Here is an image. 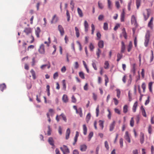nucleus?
I'll return each instance as SVG.
<instances>
[{
  "label": "nucleus",
  "mask_w": 154,
  "mask_h": 154,
  "mask_svg": "<svg viewBox=\"0 0 154 154\" xmlns=\"http://www.w3.org/2000/svg\"><path fill=\"white\" fill-rule=\"evenodd\" d=\"M72 102L73 103H75L76 102V100L74 95H72L71 97Z\"/></svg>",
  "instance_id": "nucleus-53"
},
{
  "label": "nucleus",
  "mask_w": 154,
  "mask_h": 154,
  "mask_svg": "<svg viewBox=\"0 0 154 154\" xmlns=\"http://www.w3.org/2000/svg\"><path fill=\"white\" fill-rule=\"evenodd\" d=\"M128 96L129 98V100L131 101L132 100L131 94L130 92V91H129L128 93Z\"/></svg>",
  "instance_id": "nucleus-55"
},
{
  "label": "nucleus",
  "mask_w": 154,
  "mask_h": 154,
  "mask_svg": "<svg viewBox=\"0 0 154 154\" xmlns=\"http://www.w3.org/2000/svg\"><path fill=\"white\" fill-rule=\"evenodd\" d=\"M125 12L124 9H123L122 11L121 14V22H124L125 21Z\"/></svg>",
  "instance_id": "nucleus-12"
},
{
  "label": "nucleus",
  "mask_w": 154,
  "mask_h": 154,
  "mask_svg": "<svg viewBox=\"0 0 154 154\" xmlns=\"http://www.w3.org/2000/svg\"><path fill=\"white\" fill-rule=\"evenodd\" d=\"M109 64L108 61H106L104 63V68L105 69H108L109 68Z\"/></svg>",
  "instance_id": "nucleus-35"
},
{
  "label": "nucleus",
  "mask_w": 154,
  "mask_h": 154,
  "mask_svg": "<svg viewBox=\"0 0 154 154\" xmlns=\"http://www.w3.org/2000/svg\"><path fill=\"white\" fill-rule=\"evenodd\" d=\"M6 88V85L5 83L0 85V89L2 91H3Z\"/></svg>",
  "instance_id": "nucleus-22"
},
{
  "label": "nucleus",
  "mask_w": 154,
  "mask_h": 154,
  "mask_svg": "<svg viewBox=\"0 0 154 154\" xmlns=\"http://www.w3.org/2000/svg\"><path fill=\"white\" fill-rule=\"evenodd\" d=\"M79 76L82 79H84L85 78L84 74L82 72H79Z\"/></svg>",
  "instance_id": "nucleus-42"
},
{
  "label": "nucleus",
  "mask_w": 154,
  "mask_h": 154,
  "mask_svg": "<svg viewBox=\"0 0 154 154\" xmlns=\"http://www.w3.org/2000/svg\"><path fill=\"white\" fill-rule=\"evenodd\" d=\"M104 76L105 77V85L107 86V83L109 82V79L106 75H105Z\"/></svg>",
  "instance_id": "nucleus-40"
},
{
  "label": "nucleus",
  "mask_w": 154,
  "mask_h": 154,
  "mask_svg": "<svg viewBox=\"0 0 154 154\" xmlns=\"http://www.w3.org/2000/svg\"><path fill=\"white\" fill-rule=\"evenodd\" d=\"M99 125L100 127H101L102 128H103V122L101 120H100L99 121Z\"/></svg>",
  "instance_id": "nucleus-62"
},
{
  "label": "nucleus",
  "mask_w": 154,
  "mask_h": 154,
  "mask_svg": "<svg viewBox=\"0 0 154 154\" xmlns=\"http://www.w3.org/2000/svg\"><path fill=\"white\" fill-rule=\"evenodd\" d=\"M104 18V16L103 15H100L98 17V20L100 21H101Z\"/></svg>",
  "instance_id": "nucleus-60"
},
{
  "label": "nucleus",
  "mask_w": 154,
  "mask_h": 154,
  "mask_svg": "<svg viewBox=\"0 0 154 154\" xmlns=\"http://www.w3.org/2000/svg\"><path fill=\"white\" fill-rule=\"evenodd\" d=\"M103 29L105 30H107L108 29V24L107 23H105L103 26Z\"/></svg>",
  "instance_id": "nucleus-38"
},
{
  "label": "nucleus",
  "mask_w": 154,
  "mask_h": 154,
  "mask_svg": "<svg viewBox=\"0 0 154 154\" xmlns=\"http://www.w3.org/2000/svg\"><path fill=\"white\" fill-rule=\"evenodd\" d=\"M77 12L79 17H82L83 16L82 12L81 10L79 8H77Z\"/></svg>",
  "instance_id": "nucleus-23"
},
{
  "label": "nucleus",
  "mask_w": 154,
  "mask_h": 154,
  "mask_svg": "<svg viewBox=\"0 0 154 154\" xmlns=\"http://www.w3.org/2000/svg\"><path fill=\"white\" fill-rule=\"evenodd\" d=\"M140 109L142 115L143 116H144V109L143 108V106H141Z\"/></svg>",
  "instance_id": "nucleus-54"
},
{
  "label": "nucleus",
  "mask_w": 154,
  "mask_h": 154,
  "mask_svg": "<svg viewBox=\"0 0 154 154\" xmlns=\"http://www.w3.org/2000/svg\"><path fill=\"white\" fill-rule=\"evenodd\" d=\"M116 91L117 92V96L119 98L120 97L121 91L119 89H117Z\"/></svg>",
  "instance_id": "nucleus-46"
},
{
  "label": "nucleus",
  "mask_w": 154,
  "mask_h": 154,
  "mask_svg": "<svg viewBox=\"0 0 154 154\" xmlns=\"http://www.w3.org/2000/svg\"><path fill=\"white\" fill-rule=\"evenodd\" d=\"M130 136L128 132V131H126L124 138L128 143H130L131 142Z\"/></svg>",
  "instance_id": "nucleus-2"
},
{
  "label": "nucleus",
  "mask_w": 154,
  "mask_h": 154,
  "mask_svg": "<svg viewBox=\"0 0 154 154\" xmlns=\"http://www.w3.org/2000/svg\"><path fill=\"white\" fill-rule=\"evenodd\" d=\"M116 122L115 121H113L112 123L110 125L109 130L110 131H112L114 128Z\"/></svg>",
  "instance_id": "nucleus-17"
},
{
  "label": "nucleus",
  "mask_w": 154,
  "mask_h": 154,
  "mask_svg": "<svg viewBox=\"0 0 154 154\" xmlns=\"http://www.w3.org/2000/svg\"><path fill=\"white\" fill-rule=\"evenodd\" d=\"M58 18L57 16L55 14L54 16L52 18V20L51 22V23H55L58 21Z\"/></svg>",
  "instance_id": "nucleus-13"
},
{
  "label": "nucleus",
  "mask_w": 154,
  "mask_h": 154,
  "mask_svg": "<svg viewBox=\"0 0 154 154\" xmlns=\"http://www.w3.org/2000/svg\"><path fill=\"white\" fill-rule=\"evenodd\" d=\"M60 116H61L62 118L63 119V120L66 122V116H65V115L63 113H62L60 115Z\"/></svg>",
  "instance_id": "nucleus-59"
},
{
  "label": "nucleus",
  "mask_w": 154,
  "mask_h": 154,
  "mask_svg": "<svg viewBox=\"0 0 154 154\" xmlns=\"http://www.w3.org/2000/svg\"><path fill=\"white\" fill-rule=\"evenodd\" d=\"M144 134L143 133L141 132L140 135V141L141 144L144 142Z\"/></svg>",
  "instance_id": "nucleus-8"
},
{
  "label": "nucleus",
  "mask_w": 154,
  "mask_h": 154,
  "mask_svg": "<svg viewBox=\"0 0 154 154\" xmlns=\"http://www.w3.org/2000/svg\"><path fill=\"white\" fill-rule=\"evenodd\" d=\"M83 134L85 135H86L87 132V128L85 125H84L83 126Z\"/></svg>",
  "instance_id": "nucleus-32"
},
{
  "label": "nucleus",
  "mask_w": 154,
  "mask_h": 154,
  "mask_svg": "<svg viewBox=\"0 0 154 154\" xmlns=\"http://www.w3.org/2000/svg\"><path fill=\"white\" fill-rule=\"evenodd\" d=\"M62 99L63 102L64 103H67L68 102V97L66 94H64L63 95Z\"/></svg>",
  "instance_id": "nucleus-14"
},
{
  "label": "nucleus",
  "mask_w": 154,
  "mask_h": 154,
  "mask_svg": "<svg viewBox=\"0 0 154 154\" xmlns=\"http://www.w3.org/2000/svg\"><path fill=\"white\" fill-rule=\"evenodd\" d=\"M134 118L132 117L131 118V119L130 121V125L131 127H133V126L134 125Z\"/></svg>",
  "instance_id": "nucleus-41"
},
{
  "label": "nucleus",
  "mask_w": 154,
  "mask_h": 154,
  "mask_svg": "<svg viewBox=\"0 0 154 154\" xmlns=\"http://www.w3.org/2000/svg\"><path fill=\"white\" fill-rule=\"evenodd\" d=\"M138 103L137 101L134 104L133 107V111L134 112H135L136 111V109Z\"/></svg>",
  "instance_id": "nucleus-24"
},
{
  "label": "nucleus",
  "mask_w": 154,
  "mask_h": 154,
  "mask_svg": "<svg viewBox=\"0 0 154 154\" xmlns=\"http://www.w3.org/2000/svg\"><path fill=\"white\" fill-rule=\"evenodd\" d=\"M152 82H150L149 84V91H150V92H152Z\"/></svg>",
  "instance_id": "nucleus-50"
},
{
  "label": "nucleus",
  "mask_w": 154,
  "mask_h": 154,
  "mask_svg": "<svg viewBox=\"0 0 154 154\" xmlns=\"http://www.w3.org/2000/svg\"><path fill=\"white\" fill-rule=\"evenodd\" d=\"M101 51L99 48L97 49V51L96 52V54L97 56V58H99L100 57V55L101 53Z\"/></svg>",
  "instance_id": "nucleus-26"
},
{
  "label": "nucleus",
  "mask_w": 154,
  "mask_h": 154,
  "mask_svg": "<svg viewBox=\"0 0 154 154\" xmlns=\"http://www.w3.org/2000/svg\"><path fill=\"white\" fill-rule=\"evenodd\" d=\"M48 142L51 145L54 146V141L52 138L49 137L48 140Z\"/></svg>",
  "instance_id": "nucleus-25"
},
{
  "label": "nucleus",
  "mask_w": 154,
  "mask_h": 154,
  "mask_svg": "<svg viewBox=\"0 0 154 154\" xmlns=\"http://www.w3.org/2000/svg\"><path fill=\"white\" fill-rule=\"evenodd\" d=\"M84 26L85 27V32H87L88 31L89 27L88 24L86 20H85L84 21Z\"/></svg>",
  "instance_id": "nucleus-9"
},
{
  "label": "nucleus",
  "mask_w": 154,
  "mask_h": 154,
  "mask_svg": "<svg viewBox=\"0 0 154 154\" xmlns=\"http://www.w3.org/2000/svg\"><path fill=\"white\" fill-rule=\"evenodd\" d=\"M40 32L41 31L40 28L39 27H37L35 31V35L37 37L39 38V34Z\"/></svg>",
  "instance_id": "nucleus-19"
},
{
  "label": "nucleus",
  "mask_w": 154,
  "mask_h": 154,
  "mask_svg": "<svg viewBox=\"0 0 154 154\" xmlns=\"http://www.w3.org/2000/svg\"><path fill=\"white\" fill-rule=\"evenodd\" d=\"M91 117V115L90 113L88 114L86 118V120L87 123H88Z\"/></svg>",
  "instance_id": "nucleus-31"
},
{
  "label": "nucleus",
  "mask_w": 154,
  "mask_h": 154,
  "mask_svg": "<svg viewBox=\"0 0 154 154\" xmlns=\"http://www.w3.org/2000/svg\"><path fill=\"white\" fill-rule=\"evenodd\" d=\"M119 143L120 145V146L121 148H122L123 147V139L122 138H121L119 140Z\"/></svg>",
  "instance_id": "nucleus-51"
},
{
  "label": "nucleus",
  "mask_w": 154,
  "mask_h": 154,
  "mask_svg": "<svg viewBox=\"0 0 154 154\" xmlns=\"http://www.w3.org/2000/svg\"><path fill=\"white\" fill-rule=\"evenodd\" d=\"M87 148V146L85 144H82L80 146V150L82 152L85 151Z\"/></svg>",
  "instance_id": "nucleus-10"
},
{
  "label": "nucleus",
  "mask_w": 154,
  "mask_h": 154,
  "mask_svg": "<svg viewBox=\"0 0 154 154\" xmlns=\"http://www.w3.org/2000/svg\"><path fill=\"white\" fill-rule=\"evenodd\" d=\"M46 66H47L48 69H49L50 67L51 66H50V63H49V62H48V64H44V65H42L41 66V68L42 69H44L45 68V67Z\"/></svg>",
  "instance_id": "nucleus-27"
},
{
  "label": "nucleus",
  "mask_w": 154,
  "mask_h": 154,
  "mask_svg": "<svg viewBox=\"0 0 154 154\" xmlns=\"http://www.w3.org/2000/svg\"><path fill=\"white\" fill-rule=\"evenodd\" d=\"M60 148L63 154H68L69 153V149L66 146L63 145V147H60Z\"/></svg>",
  "instance_id": "nucleus-1"
},
{
  "label": "nucleus",
  "mask_w": 154,
  "mask_h": 154,
  "mask_svg": "<svg viewBox=\"0 0 154 154\" xmlns=\"http://www.w3.org/2000/svg\"><path fill=\"white\" fill-rule=\"evenodd\" d=\"M122 53H118L117 54V62H119L120 60V59L122 58V57H123V55H122Z\"/></svg>",
  "instance_id": "nucleus-20"
},
{
  "label": "nucleus",
  "mask_w": 154,
  "mask_h": 154,
  "mask_svg": "<svg viewBox=\"0 0 154 154\" xmlns=\"http://www.w3.org/2000/svg\"><path fill=\"white\" fill-rule=\"evenodd\" d=\"M136 69V64L135 63H134L132 65V68L131 70V72L133 74H135V70Z\"/></svg>",
  "instance_id": "nucleus-30"
},
{
  "label": "nucleus",
  "mask_w": 154,
  "mask_h": 154,
  "mask_svg": "<svg viewBox=\"0 0 154 154\" xmlns=\"http://www.w3.org/2000/svg\"><path fill=\"white\" fill-rule=\"evenodd\" d=\"M84 89L85 91H87L88 89V85L87 83H86L84 87Z\"/></svg>",
  "instance_id": "nucleus-61"
},
{
  "label": "nucleus",
  "mask_w": 154,
  "mask_h": 154,
  "mask_svg": "<svg viewBox=\"0 0 154 154\" xmlns=\"http://www.w3.org/2000/svg\"><path fill=\"white\" fill-rule=\"evenodd\" d=\"M91 34L93 35L94 33V31L95 29L94 26V24H92L91 25Z\"/></svg>",
  "instance_id": "nucleus-45"
},
{
  "label": "nucleus",
  "mask_w": 154,
  "mask_h": 154,
  "mask_svg": "<svg viewBox=\"0 0 154 154\" xmlns=\"http://www.w3.org/2000/svg\"><path fill=\"white\" fill-rule=\"evenodd\" d=\"M30 72L32 75L33 79H36L35 74V72L33 69H32L30 71Z\"/></svg>",
  "instance_id": "nucleus-33"
},
{
  "label": "nucleus",
  "mask_w": 154,
  "mask_h": 154,
  "mask_svg": "<svg viewBox=\"0 0 154 154\" xmlns=\"http://www.w3.org/2000/svg\"><path fill=\"white\" fill-rule=\"evenodd\" d=\"M121 53H123L124 52L125 49V46L123 41L121 42Z\"/></svg>",
  "instance_id": "nucleus-11"
},
{
  "label": "nucleus",
  "mask_w": 154,
  "mask_h": 154,
  "mask_svg": "<svg viewBox=\"0 0 154 154\" xmlns=\"http://www.w3.org/2000/svg\"><path fill=\"white\" fill-rule=\"evenodd\" d=\"M146 37V41H145V46H146L149 42L150 37V31L149 30L147 31Z\"/></svg>",
  "instance_id": "nucleus-3"
},
{
  "label": "nucleus",
  "mask_w": 154,
  "mask_h": 154,
  "mask_svg": "<svg viewBox=\"0 0 154 154\" xmlns=\"http://www.w3.org/2000/svg\"><path fill=\"white\" fill-rule=\"evenodd\" d=\"M62 83H63V89L64 90H66V83L65 82V80H63L62 81Z\"/></svg>",
  "instance_id": "nucleus-39"
},
{
  "label": "nucleus",
  "mask_w": 154,
  "mask_h": 154,
  "mask_svg": "<svg viewBox=\"0 0 154 154\" xmlns=\"http://www.w3.org/2000/svg\"><path fill=\"white\" fill-rule=\"evenodd\" d=\"M97 39L98 40H100L101 38V35L99 32H98L97 33Z\"/></svg>",
  "instance_id": "nucleus-48"
},
{
  "label": "nucleus",
  "mask_w": 154,
  "mask_h": 154,
  "mask_svg": "<svg viewBox=\"0 0 154 154\" xmlns=\"http://www.w3.org/2000/svg\"><path fill=\"white\" fill-rule=\"evenodd\" d=\"M141 0H136V6L137 8L138 9L140 5V3Z\"/></svg>",
  "instance_id": "nucleus-43"
},
{
  "label": "nucleus",
  "mask_w": 154,
  "mask_h": 154,
  "mask_svg": "<svg viewBox=\"0 0 154 154\" xmlns=\"http://www.w3.org/2000/svg\"><path fill=\"white\" fill-rule=\"evenodd\" d=\"M94 48V45L92 43H91L89 45V48L90 49V51H93Z\"/></svg>",
  "instance_id": "nucleus-52"
},
{
  "label": "nucleus",
  "mask_w": 154,
  "mask_h": 154,
  "mask_svg": "<svg viewBox=\"0 0 154 154\" xmlns=\"http://www.w3.org/2000/svg\"><path fill=\"white\" fill-rule=\"evenodd\" d=\"M24 32L28 35L31 33L32 29L30 28H26L25 29Z\"/></svg>",
  "instance_id": "nucleus-15"
},
{
  "label": "nucleus",
  "mask_w": 154,
  "mask_h": 154,
  "mask_svg": "<svg viewBox=\"0 0 154 154\" xmlns=\"http://www.w3.org/2000/svg\"><path fill=\"white\" fill-rule=\"evenodd\" d=\"M48 131L47 134L49 136V135H51V128H50V126H48Z\"/></svg>",
  "instance_id": "nucleus-56"
},
{
  "label": "nucleus",
  "mask_w": 154,
  "mask_h": 154,
  "mask_svg": "<svg viewBox=\"0 0 154 154\" xmlns=\"http://www.w3.org/2000/svg\"><path fill=\"white\" fill-rule=\"evenodd\" d=\"M122 35L124 37V38L126 39L127 38V35L126 32L125 31V28H123L122 29Z\"/></svg>",
  "instance_id": "nucleus-28"
},
{
  "label": "nucleus",
  "mask_w": 154,
  "mask_h": 154,
  "mask_svg": "<svg viewBox=\"0 0 154 154\" xmlns=\"http://www.w3.org/2000/svg\"><path fill=\"white\" fill-rule=\"evenodd\" d=\"M132 43L130 41L129 42L128 45V52H129L132 49Z\"/></svg>",
  "instance_id": "nucleus-21"
},
{
  "label": "nucleus",
  "mask_w": 154,
  "mask_h": 154,
  "mask_svg": "<svg viewBox=\"0 0 154 154\" xmlns=\"http://www.w3.org/2000/svg\"><path fill=\"white\" fill-rule=\"evenodd\" d=\"M98 45L99 48H103L104 46V42L103 40L100 41L98 44Z\"/></svg>",
  "instance_id": "nucleus-18"
},
{
  "label": "nucleus",
  "mask_w": 154,
  "mask_h": 154,
  "mask_svg": "<svg viewBox=\"0 0 154 154\" xmlns=\"http://www.w3.org/2000/svg\"><path fill=\"white\" fill-rule=\"evenodd\" d=\"M131 23L132 24H134L135 27H137V24L136 21V18L134 15L132 16L131 19Z\"/></svg>",
  "instance_id": "nucleus-4"
},
{
  "label": "nucleus",
  "mask_w": 154,
  "mask_h": 154,
  "mask_svg": "<svg viewBox=\"0 0 154 154\" xmlns=\"http://www.w3.org/2000/svg\"><path fill=\"white\" fill-rule=\"evenodd\" d=\"M66 15L67 17V20L68 22H69L70 20V14L68 10H66Z\"/></svg>",
  "instance_id": "nucleus-37"
},
{
  "label": "nucleus",
  "mask_w": 154,
  "mask_h": 154,
  "mask_svg": "<svg viewBox=\"0 0 154 154\" xmlns=\"http://www.w3.org/2000/svg\"><path fill=\"white\" fill-rule=\"evenodd\" d=\"M93 98L94 100L96 101L97 100V94H96L95 93H93Z\"/></svg>",
  "instance_id": "nucleus-57"
},
{
  "label": "nucleus",
  "mask_w": 154,
  "mask_h": 154,
  "mask_svg": "<svg viewBox=\"0 0 154 154\" xmlns=\"http://www.w3.org/2000/svg\"><path fill=\"white\" fill-rule=\"evenodd\" d=\"M58 30L59 31L61 36H63L64 34V29L62 26L61 25H59L58 27Z\"/></svg>",
  "instance_id": "nucleus-5"
},
{
  "label": "nucleus",
  "mask_w": 154,
  "mask_h": 154,
  "mask_svg": "<svg viewBox=\"0 0 154 154\" xmlns=\"http://www.w3.org/2000/svg\"><path fill=\"white\" fill-rule=\"evenodd\" d=\"M153 17H152L151 18V19H150V20L149 22V23H148V27H149L150 28V29L151 30L152 29L153 27Z\"/></svg>",
  "instance_id": "nucleus-7"
},
{
  "label": "nucleus",
  "mask_w": 154,
  "mask_h": 154,
  "mask_svg": "<svg viewBox=\"0 0 154 154\" xmlns=\"http://www.w3.org/2000/svg\"><path fill=\"white\" fill-rule=\"evenodd\" d=\"M75 30L77 37L78 38L79 36V32L78 28L77 27H75Z\"/></svg>",
  "instance_id": "nucleus-29"
},
{
  "label": "nucleus",
  "mask_w": 154,
  "mask_h": 154,
  "mask_svg": "<svg viewBox=\"0 0 154 154\" xmlns=\"http://www.w3.org/2000/svg\"><path fill=\"white\" fill-rule=\"evenodd\" d=\"M98 6L99 8L100 9H102L103 8V6L102 4L99 1L98 3Z\"/></svg>",
  "instance_id": "nucleus-47"
},
{
  "label": "nucleus",
  "mask_w": 154,
  "mask_h": 154,
  "mask_svg": "<svg viewBox=\"0 0 154 154\" xmlns=\"http://www.w3.org/2000/svg\"><path fill=\"white\" fill-rule=\"evenodd\" d=\"M113 100L115 104L116 105H117L119 103V101L118 100H117V99L116 98H114Z\"/></svg>",
  "instance_id": "nucleus-63"
},
{
  "label": "nucleus",
  "mask_w": 154,
  "mask_h": 154,
  "mask_svg": "<svg viewBox=\"0 0 154 154\" xmlns=\"http://www.w3.org/2000/svg\"><path fill=\"white\" fill-rule=\"evenodd\" d=\"M99 112V106L98 105L96 109V116L97 117L98 116Z\"/></svg>",
  "instance_id": "nucleus-44"
},
{
  "label": "nucleus",
  "mask_w": 154,
  "mask_h": 154,
  "mask_svg": "<svg viewBox=\"0 0 154 154\" xmlns=\"http://www.w3.org/2000/svg\"><path fill=\"white\" fill-rule=\"evenodd\" d=\"M128 111V106L127 105H125L124 106L123 108V112L126 113H127Z\"/></svg>",
  "instance_id": "nucleus-36"
},
{
  "label": "nucleus",
  "mask_w": 154,
  "mask_h": 154,
  "mask_svg": "<svg viewBox=\"0 0 154 154\" xmlns=\"http://www.w3.org/2000/svg\"><path fill=\"white\" fill-rule=\"evenodd\" d=\"M79 152L77 149H75L73 151V154H79Z\"/></svg>",
  "instance_id": "nucleus-64"
},
{
  "label": "nucleus",
  "mask_w": 154,
  "mask_h": 154,
  "mask_svg": "<svg viewBox=\"0 0 154 154\" xmlns=\"http://www.w3.org/2000/svg\"><path fill=\"white\" fill-rule=\"evenodd\" d=\"M105 146L107 150H108L109 149V147L108 143L107 141H105L104 142Z\"/></svg>",
  "instance_id": "nucleus-49"
},
{
  "label": "nucleus",
  "mask_w": 154,
  "mask_h": 154,
  "mask_svg": "<svg viewBox=\"0 0 154 154\" xmlns=\"http://www.w3.org/2000/svg\"><path fill=\"white\" fill-rule=\"evenodd\" d=\"M58 76V73L57 72L55 73L53 75V78L54 79H56Z\"/></svg>",
  "instance_id": "nucleus-58"
},
{
  "label": "nucleus",
  "mask_w": 154,
  "mask_h": 154,
  "mask_svg": "<svg viewBox=\"0 0 154 154\" xmlns=\"http://www.w3.org/2000/svg\"><path fill=\"white\" fill-rule=\"evenodd\" d=\"M107 2L108 8L109 9L111 10L112 8V5L111 2L110 1V0H108Z\"/></svg>",
  "instance_id": "nucleus-34"
},
{
  "label": "nucleus",
  "mask_w": 154,
  "mask_h": 154,
  "mask_svg": "<svg viewBox=\"0 0 154 154\" xmlns=\"http://www.w3.org/2000/svg\"><path fill=\"white\" fill-rule=\"evenodd\" d=\"M76 112V113L79 114L80 117H82L83 114L82 113V110L81 108H79L77 110Z\"/></svg>",
  "instance_id": "nucleus-16"
},
{
  "label": "nucleus",
  "mask_w": 154,
  "mask_h": 154,
  "mask_svg": "<svg viewBox=\"0 0 154 154\" xmlns=\"http://www.w3.org/2000/svg\"><path fill=\"white\" fill-rule=\"evenodd\" d=\"M38 51L41 54H44L45 53L44 45L43 44H41L40 45Z\"/></svg>",
  "instance_id": "nucleus-6"
}]
</instances>
